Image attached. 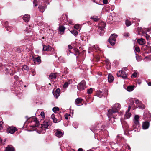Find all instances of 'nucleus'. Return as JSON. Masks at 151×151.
<instances>
[{
  "label": "nucleus",
  "mask_w": 151,
  "mask_h": 151,
  "mask_svg": "<svg viewBox=\"0 0 151 151\" xmlns=\"http://www.w3.org/2000/svg\"><path fill=\"white\" fill-rule=\"evenodd\" d=\"M120 105L119 103H116L113 106L112 109H109L108 111L107 115L109 118L112 116L113 119H114V117L113 115V114L117 113L118 110L120 109Z\"/></svg>",
  "instance_id": "1"
},
{
  "label": "nucleus",
  "mask_w": 151,
  "mask_h": 151,
  "mask_svg": "<svg viewBox=\"0 0 151 151\" xmlns=\"http://www.w3.org/2000/svg\"><path fill=\"white\" fill-rule=\"evenodd\" d=\"M50 123L49 121H44L43 124H41L40 128L37 129V132L41 134L44 133L45 132V129H48V127L50 125Z\"/></svg>",
  "instance_id": "2"
},
{
  "label": "nucleus",
  "mask_w": 151,
  "mask_h": 151,
  "mask_svg": "<svg viewBox=\"0 0 151 151\" xmlns=\"http://www.w3.org/2000/svg\"><path fill=\"white\" fill-rule=\"evenodd\" d=\"M105 26V24L103 22H101L99 26L98 27V31L99 32V34L100 35H103L104 33V29Z\"/></svg>",
  "instance_id": "3"
},
{
  "label": "nucleus",
  "mask_w": 151,
  "mask_h": 151,
  "mask_svg": "<svg viewBox=\"0 0 151 151\" xmlns=\"http://www.w3.org/2000/svg\"><path fill=\"white\" fill-rule=\"evenodd\" d=\"M117 35L114 34L111 35L108 40V41L110 44L113 45L115 44V41L116 39Z\"/></svg>",
  "instance_id": "4"
},
{
  "label": "nucleus",
  "mask_w": 151,
  "mask_h": 151,
  "mask_svg": "<svg viewBox=\"0 0 151 151\" xmlns=\"http://www.w3.org/2000/svg\"><path fill=\"white\" fill-rule=\"evenodd\" d=\"M77 88L79 90H83L86 88V82L85 81H82L77 86Z\"/></svg>",
  "instance_id": "5"
},
{
  "label": "nucleus",
  "mask_w": 151,
  "mask_h": 151,
  "mask_svg": "<svg viewBox=\"0 0 151 151\" xmlns=\"http://www.w3.org/2000/svg\"><path fill=\"white\" fill-rule=\"evenodd\" d=\"M118 77H121L123 79H125L127 78V74L124 71H119L117 74Z\"/></svg>",
  "instance_id": "6"
},
{
  "label": "nucleus",
  "mask_w": 151,
  "mask_h": 151,
  "mask_svg": "<svg viewBox=\"0 0 151 151\" xmlns=\"http://www.w3.org/2000/svg\"><path fill=\"white\" fill-rule=\"evenodd\" d=\"M139 116L138 115H136L134 119V128H137V127H139Z\"/></svg>",
  "instance_id": "7"
},
{
  "label": "nucleus",
  "mask_w": 151,
  "mask_h": 151,
  "mask_svg": "<svg viewBox=\"0 0 151 151\" xmlns=\"http://www.w3.org/2000/svg\"><path fill=\"white\" fill-rule=\"evenodd\" d=\"M16 128L14 127H11L7 129V132H8L11 134H14L16 131L17 130Z\"/></svg>",
  "instance_id": "8"
},
{
  "label": "nucleus",
  "mask_w": 151,
  "mask_h": 151,
  "mask_svg": "<svg viewBox=\"0 0 151 151\" xmlns=\"http://www.w3.org/2000/svg\"><path fill=\"white\" fill-rule=\"evenodd\" d=\"M55 135L57 137L60 138L63 135V132H62L61 130L57 129L56 130Z\"/></svg>",
  "instance_id": "9"
},
{
  "label": "nucleus",
  "mask_w": 151,
  "mask_h": 151,
  "mask_svg": "<svg viewBox=\"0 0 151 151\" xmlns=\"http://www.w3.org/2000/svg\"><path fill=\"white\" fill-rule=\"evenodd\" d=\"M32 122L34 123L35 124V125H32L31 126L33 127V128L38 126L39 125V121L37 120V119L35 117H34L32 118Z\"/></svg>",
  "instance_id": "10"
},
{
  "label": "nucleus",
  "mask_w": 151,
  "mask_h": 151,
  "mask_svg": "<svg viewBox=\"0 0 151 151\" xmlns=\"http://www.w3.org/2000/svg\"><path fill=\"white\" fill-rule=\"evenodd\" d=\"M83 99L81 98H77L75 101V104L78 106L82 105L83 104Z\"/></svg>",
  "instance_id": "11"
},
{
  "label": "nucleus",
  "mask_w": 151,
  "mask_h": 151,
  "mask_svg": "<svg viewBox=\"0 0 151 151\" xmlns=\"http://www.w3.org/2000/svg\"><path fill=\"white\" fill-rule=\"evenodd\" d=\"M149 126V122H143L142 124V128L143 129H147Z\"/></svg>",
  "instance_id": "12"
},
{
  "label": "nucleus",
  "mask_w": 151,
  "mask_h": 151,
  "mask_svg": "<svg viewBox=\"0 0 151 151\" xmlns=\"http://www.w3.org/2000/svg\"><path fill=\"white\" fill-rule=\"evenodd\" d=\"M30 15L28 14H25L23 17V19L25 22H27L30 19Z\"/></svg>",
  "instance_id": "13"
},
{
  "label": "nucleus",
  "mask_w": 151,
  "mask_h": 151,
  "mask_svg": "<svg viewBox=\"0 0 151 151\" xmlns=\"http://www.w3.org/2000/svg\"><path fill=\"white\" fill-rule=\"evenodd\" d=\"M138 43L140 45H143L145 43V41L144 39L142 38L138 39L137 40Z\"/></svg>",
  "instance_id": "14"
},
{
  "label": "nucleus",
  "mask_w": 151,
  "mask_h": 151,
  "mask_svg": "<svg viewBox=\"0 0 151 151\" xmlns=\"http://www.w3.org/2000/svg\"><path fill=\"white\" fill-rule=\"evenodd\" d=\"M114 80L113 76L111 74H109L108 76V81L110 83H111Z\"/></svg>",
  "instance_id": "15"
},
{
  "label": "nucleus",
  "mask_w": 151,
  "mask_h": 151,
  "mask_svg": "<svg viewBox=\"0 0 151 151\" xmlns=\"http://www.w3.org/2000/svg\"><path fill=\"white\" fill-rule=\"evenodd\" d=\"M5 151H15V150L13 147L8 145L6 147Z\"/></svg>",
  "instance_id": "16"
},
{
  "label": "nucleus",
  "mask_w": 151,
  "mask_h": 151,
  "mask_svg": "<svg viewBox=\"0 0 151 151\" xmlns=\"http://www.w3.org/2000/svg\"><path fill=\"white\" fill-rule=\"evenodd\" d=\"M57 73H51L49 76V78L50 79H55L56 78Z\"/></svg>",
  "instance_id": "17"
},
{
  "label": "nucleus",
  "mask_w": 151,
  "mask_h": 151,
  "mask_svg": "<svg viewBox=\"0 0 151 151\" xmlns=\"http://www.w3.org/2000/svg\"><path fill=\"white\" fill-rule=\"evenodd\" d=\"M60 90L59 88H57L55 91V92L54 93V95L56 96V98H58V97L60 95Z\"/></svg>",
  "instance_id": "18"
},
{
  "label": "nucleus",
  "mask_w": 151,
  "mask_h": 151,
  "mask_svg": "<svg viewBox=\"0 0 151 151\" xmlns=\"http://www.w3.org/2000/svg\"><path fill=\"white\" fill-rule=\"evenodd\" d=\"M51 48V47L49 45H43V50L44 51H49Z\"/></svg>",
  "instance_id": "19"
},
{
  "label": "nucleus",
  "mask_w": 151,
  "mask_h": 151,
  "mask_svg": "<svg viewBox=\"0 0 151 151\" xmlns=\"http://www.w3.org/2000/svg\"><path fill=\"white\" fill-rule=\"evenodd\" d=\"M38 9L39 11L42 12H43L45 10L44 6L42 5H39Z\"/></svg>",
  "instance_id": "20"
},
{
  "label": "nucleus",
  "mask_w": 151,
  "mask_h": 151,
  "mask_svg": "<svg viewBox=\"0 0 151 151\" xmlns=\"http://www.w3.org/2000/svg\"><path fill=\"white\" fill-rule=\"evenodd\" d=\"M131 115V114L130 113L128 112H126L125 114V117L126 119H128L130 117Z\"/></svg>",
  "instance_id": "21"
},
{
  "label": "nucleus",
  "mask_w": 151,
  "mask_h": 151,
  "mask_svg": "<svg viewBox=\"0 0 151 151\" xmlns=\"http://www.w3.org/2000/svg\"><path fill=\"white\" fill-rule=\"evenodd\" d=\"M51 118L53 119V122L54 123H56L57 122L58 120L55 118V116L54 114H52L51 115Z\"/></svg>",
  "instance_id": "22"
},
{
  "label": "nucleus",
  "mask_w": 151,
  "mask_h": 151,
  "mask_svg": "<svg viewBox=\"0 0 151 151\" xmlns=\"http://www.w3.org/2000/svg\"><path fill=\"white\" fill-rule=\"evenodd\" d=\"M97 95L99 97L101 98L103 96V94L101 91H99L97 92Z\"/></svg>",
  "instance_id": "23"
},
{
  "label": "nucleus",
  "mask_w": 151,
  "mask_h": 151,
  "mask_svg": "<svg viewBox=\"0 0 151 151\" xmlns=\"http://www.w3.org/2000/svg\"><path fill=\"white\" fill-rule=\"evenodd\" d=\"M125 24L127 26H129L131 25V23L130 21L126 20L125 21Z\"/></svg>",
  "instance_id": "24"
},
{
  "label": "nucleus",
  "mask_w": 151,
  "mask_h": 151,
  "mask_svg": "<svg viewBox=\"0 0 151 151\" xmlns=\"http://www.w3.org/2000/svg\"><path fill=\"white\" fill-rule=\"evenodd\" d=\"M65 29V28L63 26H60L59 28V30L61 32H63Z\"/></svg>",
  "instance_id": "25"
},
{
  "label": "nucleus",
  "mask_w": 151,
  "mask_h": 151,
  "mask_svg": "<svg viewBox=\"0 0 151 151\" xmlns=\"http://www.w3.org/2000/svg\"><path fill=\"white\" fill-rule=\"evenodd\" d=\"M127 90L129 92L132 91L133 89V87L132 86H129L127 87Z\"/></svg>",
  "instance_id": "26"
},
{
  "label": "nucleus",
  "mask_w": 151,
  "mask_h": 151,
  "mask_svg": "<svg viewBox=\"0 0 151 151\" xmlns=\"http://www.w3.org/2000/svg\"><path fill=\"white\" fill-rule=\"evenodd\" d=\"M22 69L23 70H26L28 71L29 70V68L28 66L26 65H24L22 68Z\"/></svg>",
  "instance_id": "27"
},
{
  "label": "nucleus",
  "mask_w": 151,
  "mask_h": 151,
  "mask_svg": "<svg viewBox=\"0 0 151 151\" xmlns=\"http://www.w3.org/2000/svg\"><path fill=\"white\" fill-rule=\"evenodd\" d=\"M135 102L136 104H138V106L141 104L142 102L137 99H135Z\"/></svg>",
  "instance_id": "28"
},
{
  "label": "nucleus",
  "mask_w": 151,
  "mask_h": 151,
  "mask_svg": "<svg viewBox=\"0 0 151 151\" xmlns=\"http://www.w3.org/2000/svg\"><path fill=\"white\" fill-rule=\"evenodd\" d=\"M138 107L140 108H141L142 109H145V106L143 104L141 103V104H140L138 106Z\"/></svg>",
  "instance_id": "29"
},
{
  "label": "nucleus",
  "mask_w": 151,
  "mask_h": 151,
  "mask_svg": "<svg viewBox=\"0 0 151 151\" xmlns=\"http://www.w3.org/2000/svg\"><path fill=\"white\" fill-rule=\"evenodd\" d=\"M52 110L53 112L55 113L59 110V108L57 107H55L53 108Z\"/></svg>",
  "instance_id": "30"
},
{
  "label": "nucleus",
  "mask_w": 151,
  "mask_h": 151,
  "mask_svg": "<svg viewBox=\"0 0 151 151\" xmlns=\"http://www.w3.org/2000/svg\"><path fill=\"white\" fill-rule=\"evenodd\" d=\"M40 57L38 56L37 57L35 58L34 59V60L35 61L37 62H40L41 61Z\"/></svg>",
  "instance_id": "31"
},
{
  "label": "nucleus",
  "mask_w": 151,
  "mask_h": 151,
  "mask_svg": "<svg viewBox=\"0 0 151 151\" xmlns=\"http://www.w3.org/2000/svg\"><path fill=\"white\" fill-rule=\"evenodd\" d=\"M71 33L75 35H76L78 34V32L75 30H73L71 31Z\"/></svg>",
  "instance_id": "32"
},
{
  "label": "nucleus",
  "mask_w": 151,
  "mask_h": 151,
  "mask_svg": "<svg viewBox=\"0 0 151 151\" xmlns=\"http://www.w3.org/2000/svg\"><path fill=\"white\" fill-rule=\"evenodd\" d=\"M62 19L63 20L65 19V20H67V15L66 14H64V15H62Z\"/></svg>",
  "instance_id": "33"
},
{
  "label": "nucleus",
  "mask_w": 151,
  "mask_h": 151,
  "mask_svg": "<svg viewBox=\"0 0 151 151\" xmlns=\"http://www.w3.org/2000/svg\"><path fill=\"white\" fill-rule=\"evenodd\" d=\"M137 76V74L136 73H134L131 76V77L132 78H135Z\"/></svg>",
  "instance_id": "34"
},
{
  "label": "nucleus",
  "mask_w": 151,
  "mask_h": 151,
  "mask_svg": "<svg viewBox=\"0 0 151 151\" xmlns=\"http://www.w3.org/2000/svg\"><path fill=\"white\" fill-rule=\"evenodd\" d=\"M33 3L34 5L36 7L37 5V4L38 3V1L36 0H34Z\"/></svg>",
  "instance_id": "35"
},
{
  "label": "nucleus",
  "mask_w": 151,
  "mask_h": 151,
  "mask_svg": "<svg viewBox=\"0 0 151 151\" xmlns=\"http://www.w3.org/2000/svg\"><path fill=\"white\" fill-rule=\"evenodd\" d=\"M93 91V89L92 88H90L87 90V93L88 94H90L92 93Z\"/></svg>",
  "instance_id": "36"
},
{
  "label": "nucleus",
  "mask_w": 151,
  "mask_h": 151,
  "mask_svg": "<svg viewBox=\"0 0 151 151\" xmlns=\"http://www.w3.org/2000/svg\"><path fill=\"white\" fill-rule=\"evenodd\" d=\"M135 51L138 52H140V50L139 47H136L135 48Z\"/></svg>",
  "instance_id": "37"
},
{
  "label": "nucleus",
  "mask_w": 151,
  "mask_h": 151,
  "mask_svg": "<svg viewBox=\"0 0 151 151\" xmlns=\"http://www.w3.org/2000/svg\"><path fill=\"white\" fill-rule=\"evenodd\" d=\"M123 35L125 37L129 36V34L128 32H125L123 34Z\"/></svg>",
  "instance_id": "38"
},
{
  "label": "nucleus",
  "mask_w": 151,
  "mask_h": 151,
  "mask_svg": "<svg viewBox=\"0 0 151 151\" xmlns=\"http://www.w3.org/2000/svg\"><path fill=\"white\" fill-rule=\"evenodd\" d=\"M70 114H65L64 116L65 117V119H68V117L70 116Z\"/></svg>",
  "instance_id": "39"
},
{
  "label": "nucleus",
  "mask_w": 151,
  "mask_h": 151,
  "mask_svg": "<svg viewBox=\"0 0 151 151\" xmlns=\"http://www.w3.org/2000/svg\"><path fill=\"white\" fill-rule=\"evenodd\" d=\"M75 29H78L79 28V25L78 24H77L74 26Z\"/></svg>",
  "instance_id": "40"
},
{
  "label": "nucleus",
  "mask_w": 151,
  "mask_h": 151,
  "mask_svg": "<svg viewBox=\"0 0 151 151\" xmlns=\"http://www.w3.org/2000/svg\"><path fill=\"white\" fill-rule=\"evenodd\" d=\"M92 19L95 21H96L97 20V16H93Z\"/></svg>",
  "instance_id": "41"
},
{
  "label": "nucleus",
  "mask_w": 151,
  "mask_h": 151,
  "mask_svg": "<svg viewBox=\"0 0 151 151\" xmlns=\"http://www.w3.org/2000/svg\"><path fill=\"white\" fill-rule=\"evenodd\" d=\"M3 124V122L1 120H0V129H2V125Z\"/></svg>",
  "instance_id": "42"
},
{
  "label": "nucleus",
  "mask_w": 151,
  "mask_h": 151,
  "mask_svg": "<svg viewBox=\"0 0 151 151\" xmlns=\"http://www.w3.org/2000/svg\"><path fill=\"white\" fill-rule=\"evenodd\" d=\"M40 115H41V116H42V118H45V113H44V112H42L41 113V114H40Z\"/></svg>",
  "instance_id": "43"
},
{
  "label": "nucleus",
  "mask_w": 151,
  "mask_h": 151,
  "mask_svg": "<svg viewBox=\"0 0 151 151\" xmlns=\"http://www.w3.org/2000/svg\"><path fill=\"white\" fill-rule=\"evenodd\" d=\"M20 49L19 48H17L16 49L15 51L18 53H19L20 52Z\"/></svg>",
  "instance_id": "44"
},
{
  "label": "nucleus",
  "mask_w": 151,
  "mask_h": 151,
  "mask_svg": "<svg viewBox=\"0 0 151 151\" xmlns=\"http://www.w3.org/2000/svg\"><path fill=\"white\" fill-rule=\"evenodd\" d=\"M68 83L67 82L65 83L64 84L63 87H65V88L67 87L68 86Z\"/></svg>",
  "instance_id": "45"
},
{
  "label": "nucleus",
  "mask_w": 151,
  "mask_h": 151,
  "mask_svg": "<svg viewBox=\"0 0 151 151\" xmlns=\"http://www.w3.org/2000/svg\"><path fill=\"white\" fill-rule=\"evenodd\" d=\"M103 2L104 4H107L108 3V0H103Z\"/></svg>",
  "instance_id": "46"
},
{
  "label": "nucleus",
  "mask_w": 151,
  "mask_h": 151,
  "mask_svg": "<svg viewBox=\"0 0 151 151\" xmlns=\"http://www.w3.org/2000/svg\"><path fill=\"white\" fill-rule=\"evenodd\" d=\"M68 47L69 49H72L73 48V47L72 46L70 45H69L68 46Z\"/></svg>",
  "instance_id": "47"
},
{
  "label": "nucleus",
  "mask_w": 151,
  "mask_h": 151,
  "mask_svg": "<svg viewBox=\"0 0 151 151\" xmlns=\"http://www.w3.org/2000/svg\"><path fill=\"white\" fill-rule=\"evenodd\" d=\"M150 37V36L149 35L146 34V37L147 40L149 39Z\"/></svg>",
  "instance_id": "48"
},
{
  "label": "nucleus",
  "mask_w": 151,
  "mask_h": 151,
  "mask_svg": "<svg viewBox=\"0 0 151 151\" xmlns=\"http://www.w3.org/2000/svg\"><path fill=\"white\" fill-rule=\"evenodd\" d=\"M94 47L97 50H99V47L98 46L96 45H94Z\"/></svg>",
  "instance_id": "49"
},
{
  "label": "nucleus",
  "mask_w": 151,
  "mask_h": 151,
  "mask_svg": "<svg viewBox=\"0 0 151 151\" xmlns=\"http://www.w3.org/2000/svg\"><path fill=\"white\" fill-rule=\"evenodd\" d=\"M35 71L34 70H32V75H35Z\"/></svg>",
  "instance_id": "50"
},
{
  "label": "nucleus",
  "mask_w": 151,
  "mask_h": 151,
  "mask_svg": "<svg viewBox=\"0 0 151 151\" xmlns=\"http://www.w3.org/2000/svg\"><path fill=\"white\" fill-rule=\"evenodd\" d=\"M146 30H147V31L148 32H149L151 30V29L150 28H147L146 29Z\"/></svg>",
  "instance_id": "51"
},
{
  "label": "nucleus",
  "mask_w": 151,
  "mask_h": 151,
  "mask_svg": "<svg viewBox=\"0 0 151 151\" xmlns=\"http://www.w3.org/2000/svg\"><path fill=\"white\" fill-rule=\"evenodd\" d=\"M130 109H131V107L130 106H129L128 107V111H127V112H129Z\"/></svg>",
  "instance_id": "52"
},
{
  "label": "nucleus",
  "mask_w": 151,
  "mask_h": 151,
  "mask_svg": "<svg viewBox=\"0 0 151 151\" xmlns=\"http://www.w3.org/2000/svg\"><path fill=\"white\" fill-rule=\"evenodd\" d=\"M78 151H83V149L81 148H80L78 150Z\"/></svg>",
  "instance_id": "53"
},
{
  "label": "nucleus",
  "mask_w": 151,
  "mask_h": 151,
  "mask_svg": "<svg viewBox=\"0 0 151 151\" xmlns=\"http://www.w3.org/2000/svg\"><path fill=\"white\" fill-rule=\"evenodd\" d=\"M148 85L149 86H151V82H149L148 83Z\"/></svg>",
  "instance_id": "54"
},
{
  "label": "nucleus",
  "mask_w": 151,
  "mask_h": 151,
  "mask_svg": "<svg viewBox=\"0 0 151 151\" xmlns=\"http://www.w3.org/2000/svg\"><path fill=\"white\" fill-rule=\"evenodd\" d=\"M49 0H44V1L46 2H47V1H48Z\"/></svg>",
  "instance_id": "55"
},
{
  "label": "nucleus",
  "mask_w": 151,
  "mask_h": 151,
  "mask_svg": "<svg viewBox=\"0 0 151 151\" xmlns=\"http://www.w3.org/2000/svg\"><path fill=\"white\" fill-rule=\"evenodd\" d=\"M2 143V139H0V143Z\"/></svg>",
  "instance_id": "56"
},
{
  "label": "nucleus",
  "mask_w": 151,
  "mask_h": 151,
  "mask_svg": "<svg viewBox=\"0 0 151 151\" xmlns=\"http://www.w3.org/2000/svg\"><path fill=\"white\" fill-rule=\"evenodd\" d=\"M87 151H93L92 150H89Z\"/></svg>",
  "instance_id": "57"
},
{
  "label": "nucleus",
  "mask_w": 151,
  "mask_h": 151,
  "mask_svg": "<svg viewBox=\"0 0 151 151\" xmlns=\"http://www.w3.org/2000/svg\"><path fill=\"white\" fill-rule=\"evenodd\" d=\"M49 85H51V84H50V83H49Z\"/></svg>",
  "instance_id": "58"
},
{
  "label": "nucleus",
  "mask_w": 151,
  "mask_h": 151,
  "mask_svg": "<svg viewBox=\"0 0 151 151\" xmlns=\"http://www.w3.org/2000/svg\"><path fill=\"white\" fill-rule=\"evenodd\" d=\"M134 103V102L133 101V104Z\"/></svg>",
  "instance_id": "59"
}]
</instances>
